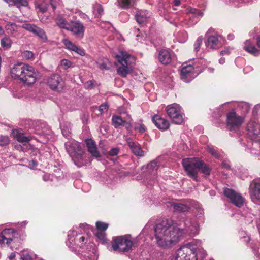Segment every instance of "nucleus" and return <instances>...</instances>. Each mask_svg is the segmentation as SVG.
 <instances>
[{
	"instance_id": "nucleus-42",
	"label": "nucleus",
	"mask_w": 260,
	"mask_h": 260,
	"mask_svg": "<svg viewBox=\"0 0 260 260\" xmlns=\"http://www.w3.org/2000/svg\"><path fill=\"white\" fill-rule=\"evenodd\" d=\"M207 151L211 154L213 157L216 158H219L220 157V154L213 147L208 146L207 148Z\"/></svg>"
},
{
	"instance_id": "nucleus-24",
	"label": "nucleus",
	"mask_w": 260,
	"mask_h": 260,
	"mask_svg": "<svg viewBox=\"0 0 260 260\" xmlns=\"http://www.w3.org/2000/svg\"><path fill=\"white\" fill-rule=\"evenodd\" d=\"M62 43L68 50L74 51L81 56L85 55V52L83 49L77 46L68 39H63Z\"/></svg>"
},
{
	"instance_id": "nucleus-59",
	"label": "nucleus",
	"mask_w": 260,
	"mask_h": 260,
	"mask_svg": "<svg viewBox=\"0 0 260 260\" xmlns=\"http://www.w3.org/2000/svg\"><path fill=\"white\" fill-rule=\"evenodd\" d=\"M37 166V162L36 161L34 160H31L29 161L28 164V167L30 169H33L34 168L36 167Z\"/></svg>"
},
{
	"instance_id": "nucleus-15",
	"label": "nucleus",
	"mask_w": 260,
	"mask_h": 260,
	"mask_svg": "<svg viewBox=\"0 0 260 260\" xmlns=\"http://www.w3.org/2000/svg\"><path fill=\"white\" fill-rule=\"evenodd\" d=\"M186 14L189 15V18L188 21L185 20L183 22L182 24V26L186 27H189L195 25L203 15V13L200 10L191 7L187 9Z\"/></svg>"
},
{
	"instance_id": "nucleus-30",
	"label": "nucleus",
	"mask_w": 260,
	"mask_h": 260,
	"mask_svg": "<svg viewBox=\"0 0 260 260\" xmlns=\"http://www.w3.org/2000/svg\"><path fill=\"white\" fill-rule=\"evenodd\" d=\"M45 123L36 122L34 125V133L40 136L45 135L47 129Z\"/></svg>"
},
{
	"instance_id": "nucleus-17",
	"label": "nucleus",
	"mask_w": 260,
	"mask_h": 260,
	"mask_svg": "<svg viewBox=\"0 0 260 260\" xmlns=\"http://www.w3.org/2000/svg\"><path fill=\"white\" fill-rule=\"evenodd\" d=\"M249 194L252 201L260 204V179L253 180L249 186Z\"/></svg>"
},
{
	"instance_id": "nucleus-61",
	"label": "nucleus",
	"mask_w": 260,
	"mask_h": 260,
	"mask_svg": "<svg viewBox=\"0 0 260 260\" xmlns=\"http://www.w3.org/2000/svg\"><path fill=\"white\" fill-rule=\"evenodd\" d=\"M231 52V50L229 49V48H227V49H225L224 50H223L222 51H221V55H225V54H230Z\"/></svg>"
},
{
	"instance_id": "nucleus-8",
	"label": "nucleus",
	"mask_w": 260,
	"mask_h": 260,
	"mask_svg": "<svg viewBox=\"0 0 260 260\" xmlns=\"http://www.w3.org/2000/svg\"><path fill=\"white\" fill-rule=\"evenodd\" d=\"M199 242H190L181 247L176 252L175 260H197V243Z\"/></svg>"
},
{
	"instance_id": "nucleus-11",
	"label": "nucleus",
	"mask_w": 260,
	"mask_h": 260,
	"mask_svg": "<svg viewBox=\"0 0 260 260\" xmlns=\"http://www.w3.org/2000/svg\"><path fill=\"white\" fill-rule=\"evenodd\" d=\"M244 117L237 114L235 111L229 112L226 115V127L230 131H236L241 126Z\"/></svg>"
},
{
	"instance_id": "nucleus-35",
	"label": "nucleus",
	"mask_w": 260,
	"mask_h": 260,
	"mask_svg": "<svg viewBox=\"0 0 260 260\" xmlns=\"http://www.w3.org/2000/svg\"><path fill=\"white\" fill-rule=\"evenodd\" d=\"M7 3L10 5H16L17 7L20 6H27L28 2L26 0H4Z\"/></svg>"
},
{
	"instance_id": "nucleus-19",
	"label": "nucleus",
	"mask_w": 260,
	"mask_h": 260,
	"mask_svg": "<svg viewBox=\"0 0 260 260\" xmlns=\"http://www.w3.org/2000/svg\"><path fill=\"white\" fill-rule=\"evenodd\" d=\"M132 118L129 115L126 114V117L123 118L114 115L112 118V124L115 128H118L120 126H125L126 128L131 127Z\"/></svg>"
},
{
	"instance_id": "nucleus-43",
	"label": "nucleus",
	"mask_w": 260,
	"mask_h": 260,
	"mask_svg": "<svg viewBox=\"0 0 260 260\" xmlns=\"http://www.w3.org/2000/svg\"><path fill=\"white\" fill-rule=\"evenodd\" d=\"M15 138L18 142H22V143L28 142L31 139H32V136L26 137L22 135H18L16 136Z\"/></svg>"
},
{
	"instance_id": "nucleus-13",
	"label": "nucleus",
	"mask_w": 260,
	"mask_h": 260,
	"mask_svg": "<svg viewBox=\"0 0 260 260\" xmlns=\"http://www.w3.org/2000/svg\"><path fill=\"white\" fill-rule=\"evenodd\" d=\"M46 83L49 88L55 91L62 92L65 90L64 82L61 77L57 74H53L47 78Z\"/></svg>"
},
{
	"instance_id": "nucleus-16",
	"label": "nucleus",
	"mask_w": 260,
	"mask_h": 260,
	"mask_svg": "<svg viewBox=\"0 0 260 260\" xmlns=\"http://www.w3.org/2000/svg\"><path fill=\"white\" fill-rule=\"evenodd\" d=\"M224 194L227 197L230 202L237 207H242L244 204V199L241 194L235 190L230 189H224Z\"/></svg>"
},
{
	"instance_id": "nucleus-53",
	"label": "nucleus",
	"mask_w": 260,
	"mask_h": 260,
	"mask_svg": "<svg viewBox=\"0 0 260 260\" xmlns=\"http://www.w3.org/2000/svg\"><path fill=\"white\" fill-rule=\"evenodd\" d=\"M135 129L140 133H143L145 131V127L143 124H139L135 127Z\"/></svg>"
},
{
	"instance_id": "nucleus-27",
	"label": "nucleus",
	"mask_w": 260,
	"mask_h": 260,
	"mask_svg": "<svg viewBox=\"0 0 260 260\" xmlns=\"http://www.w3.org/2000/svg\"><path fill=\"white\" fill-rule=\"evenodd\" d=\"M174 212H185L189 210V206L181 202H170L169 203Z\"/></svg>"
},
{
	"instance_id": "nucleus-18",
	"label": "nucleus",
	"mask_w": 260,
	"mask_h": 260,
	"mask_svg": "<svg viewBox=\"0 0 260 260\" xmlns=\"http://www.w3.org/2000/svg\"><path fill=\"white\" fill-rule=\"evenodd\" d=\"M85 27L79 21H72L67 30L72 32L77 39H81L84 37Z\"/></svg>"
},
{
	"instance_id": "nucleus-49",
	"label": "nucleus",
	"mask_w": 260,
	"mask_h": 260,
	"mask_svg": "<svg viewBox=\"0 0 260 260\" xmlns=\"http://www.w3.org/2000/svg\"><path fill=\"white\" fill-rule=\"evenodd\" d=\"M22 56L24 59H30L34 57V53L30 51L26 50L22 52Z\"/></svg>"
},
{
	"instance_id": "nucleus-58",
	"label": "nucleus",
	"mask_w": 260,
	"mask_h": 260,
	"mask_svg": "<svg viewBox=\"0 0 260 260\" xmlns=\"http://www.w3.org/2000/svg\"><path fill=\"white\" fill-rule=\"evenodd\" d=\"M93 85V83L92 81H88L85 83L84 86L86 88L89 89L92 87Z\"/></svg>"
},
{
	"instance_id": "nucleus-12",
	"label": "nucleus",
	"mask_w": 260,
	"mask_h": 260,
	"mask_svg": "<svg viewBox=\"0 0 260 260\" xmlns=\"http://www.w3.org/2000/svg\"><path fill=\"white\" fill-rule=\"evenodd\" d=\"M197 68V66L194 67L190 64H183L180 72L181 79L186 83L190 82L202 71Z\"/></svg>"
},
{
	"instance_id": "nucleus-55",
	"label": "nucleus",
	"mask_w": 260,
	"mask_h": 260,
	"mask_svg": "<svg viewBox=\"0 0 260 260\" xmlns=\"http://www.w3.org/2000/svg\"><path fill=\"white\" fill-rule=\"evenodd\" d=\"M118 149L117 148H112L109 151V154L111 156L116 155L118 153Z\"/></svg>"
},
{
	"instance_id": "nucleus-22",
	"label": "nucleus",
	"mask_w": 260,
	"mask_h": 260,
	"mask_svg": "<svg viewBox=\"0 0 260 260\" xmlns=\"http://www.w3.org/2000/svg\"><path fill=\"white\" fill-rule=\"evenodd\" d=\"M243 49L254 56L260 55V50L256 47L253 41L251 40H247L244 42Z\"/></svg>"
},
{
	"instance_id": "nucleus-62",
	"label": "nucleus",
	"mask_w": 260,
	"mask_h": 260,
	"mask_svg": "<svg viewBox=\"0 0 260 260\" xmlns=\"http://www.w3.org/2000/svg\"><path fill=\"white\" fill-rule=\"evenodd\" d=\"M15 253L12 252L9 255L8 257L10 260H13L15 257Z\"/></svg>"
},
{
	"instance_id": "nucleus-52",
	"label": "nucleus",
	"mask_w": 260,
	"mask_h": 260,
	"mask_svg": "<svg viewBox=\"0 0 260 260\" xmlns=\"http://www.w3.org/2000/svg\"><path fill=\"white\" fill-rule=\"evenodd\" d=\"M96 236L98 239L102 240L103 242L105 241V232L104 231H98L97 233L95 234Z\"/></svg>"
},
{
	"instance_id": "nucleus-57",
	"label": "nucleus",
	"mask_w": 260,
	"mask_h": 260,
	"mask_svg": "<svg viewBox=\"0 0 260 260\" xmlns=\"http://www.w3.org/2000/svg\"><path fill=\"white\" fill-rule=\"evenodd\" d=\"M98 67L101 69L107 70L109 68V66H107V64L105 62L102 63H98Z\"/></svg>"
},
{
	"instance_id": "nucleus-6",
	"label": "nucleus",
	"mask_w": 260,
	"mask_h": 260,
	"mask_svg": "<svg viewBox=\"0 0 260 260\" xmlns=\"http://www.w3.org/2000/svg\"><path fill=\"white\" fill-rule=\"evenodd\" d=\"M115 58L120 64L117 69L118 74L123 77H125L131 73L135 63V58L126 52L120 51L115 55Z\"/></svg>"
},
{
	"instance_id": "nucleus-7",
	"label": "nucleus",
	"mask_w": 260,
	"mask_h": 260,
	"mask_svg": "<svg viewBox=\"0 0 260 260\" xmlns=\"http://www.w3.org/2000/svg\"><path fill=\"white\" fill-rule=\"evenodd\" d=\"M64 145L68 153L74 164L79 167L83 166L84 152L80 144L75 140H70L66 142Z\"/></svg>"
},
{
	"instance_id": "nucleus-63",
	"label": "nucleus",
	"mask_w": 260,
	"mask_h": 260,
	"mask_svg": "<svg viewBox=\"0 0 260 260\" xmlns=\"http://www.w3.org/2000/svg\"><path fill=\"white\" fill-rule=\"evenodd\" d=\"M79 15L80 16V17L81 18H84V19H86L88 18L87 15H86L85 14H84L81 12H79Z\"/></svg>"
},
{
	"instance_id": "nucleus-2",
	"label": "nucleus",
	"mask_w": 260,
	"mask_h": 260,
	"mask_svg": "<svg viewBox=\"0 0 260 260\" xmlns=\"http://www.w3.org/2000/svg\"><path fill=\"white\" fill-rule=\"evenodd\" d=\"M155 237L157 246L166 249L178 242L184 230L168 220L157 224L154 228Z\"/></svg>"
},
{
	"instance_id": "nucleus-23",
	"label": "nucleus",
	"mask_w": 260,
	"mask_h": 260,
	"mask_svg": "<svg viewBox=\"0 0 260 260\" xmlns=\"http://www.w3.org/2000/svg\"><path fill=\"white\" fill-rule=\"evenodd\" d=\"M152 121L155 126L161 131H165L169 128V122L159 115H154L152 117Z\"/></svg>"
},
{
	"instance_id": "nucleus-46",
	"label": "nucleus",
	"mask_w": 260,
	"mask_h": 260,
	"mask_svg": "<svg viewBox=\"0 0 260 260\" xmlns=\"http://www.w3.org/2000/svg\"><path fill=\"white\" fill-rule=\"evenodd\" d=\"M5 28L6 30L9 31L10 32L13 33L16 30L17 26L14 23L8 22L6 25Z\"/></svg>"
},
{
	"instance_id": "nucleus-40",
	"label": "nucleus",
	"mask_w": 260,
	"mask_h": 260,
	"mask_svg": "<svg viewBox=\"0 0 260 260\" xmlns=\"http://www.w3.org/2000/svg\"><path fill=\"white\" fill-rule=\"evenodd\" d=\"M35 257V254L28 252L27 250H23L21 252L20 258H23L26 260H32Z\"/></svg>"
},
{
	"instance_id": "nucleus-39",
	"label": "nucleus",
	"mask_w": 260,
	"mask_h": 260,
	"mask_svg": "<svg viewBox=\"0 0 260 260\" xmlns=\"http://www.w3.org/2000/svg\"><path fill=\"white\" fill-rule=\"evenodd\" d=\"M34 34L38 36L44 42L46 41L47 40L46 35L44 30L39 27L36 29V31L35 32Z\"/></svg>"
},
{
	"instance_id": "nucleus-60",
	"label": "nucleus",
	"mask_w": 260,
	"mask_h": 260,
	"mask_svg": "<svg viewBox=\"0 0 260 260\" xmlns=\"http://www.w3.org/2000/svg\"><path fill=\"white\" fill-rule=\"evenodd\" d=\"M62 133L63 136H64L66 137H68L69 136V134L70 133V132L68 129H66L62 128Z\"/></svg>"
},
{
	"instance_id": "nucleus-41",
	"label": "nucleus",
	"mask_w": 260,
	"mask_h": 260,
	"mask_svg": "<svg viewBox=\"0 0 260 260\" xmlns=\"http://www.w3.org/2000/svg\"><path fill=\"white\" fill-rule=\"evenodd\" d=\"M22 27L31 32L35 33L38 26L28 23H25L22 25Z\"/></svg>"
},
{
	"instance_id": "nucleus-51",
	"label": "nucleus",
	"mask_w": 260,
	"mask_h": 260,
	"mask_svg": "<svg viewBox=\"0 0 260 260\" xmlns=\"http://www.w3.org/2000/svg\"><path fill=\"white\" fill-rule=\"evenodd\" d=\"M64 69H67L72 66V63L68 59H62L60 63Z\"/></svg>"
},
{
	"instance_id": "nucleus-10",
	"label": "nucleus",
	"mask_w": 260,
	"mask_h": 260,
	"mask_svg": "<svg viewBox=\"0 0 260 260\" xmlns=\"http://www.w3.org/2000/svg\"><path fill=\"white\" fill-rule=\"evenodd\" d=\"M168 116L176 124H181L184 121V113L182 108L177 103L168 105L166 108Z\"/></svg>"
},
{
	"instance_id": "nucleus-21",
	"label": "nucleus",
	"mask_w": 260,
	"mask_h": 260,
	"mask_svg": "<svg viewBox=\"0 0 260 260\" xmlns=\"http://www.w3.org/2000/svg\"><path fill=\"white\" fill-rule=\"evenodd\" d=\"M126 142L134 155L139 157H143L145 155V151L142 149L140 145L138 143L134 142L130 138L127 139Z\"/></svg>"
},
{
	"instance_id": "nucleus-36",
	"label": "nucleus",
	"mask_w": 260,
	"mask_h": 260,
	"mask_svg": "<svg viewBox=\"0 0 260 260\" xmlns=\"http://www.w3.org/2000/svg\"><path fill=\"white\" fill-rule=\"evenodd\" d=\"M92 9L95 17H99L103 13V8L99 4L96 3L93 5Z\"/></svg>"
},
{
	"instance_id": "nucleus-32",
	"label": "nucleus",
	"mask_w": 260,
	"mask_h": 260,
	"mask_svg": "<svg viewBox=\"0 0 260 260\" xmlns=\"http://www.w3.org/2000/svg\"><path fill=\"white\" fill-rule=\"evenodd\" d=\"M250 109V106L248 103L241 102L237 104V110L242 114H246L248 113Z\"/></svg>"
},
{
	"instance_id": "nucleus-45",
	"label": "nucleus",
	"mask_w": 260,
	"mask_h": 260,
	"mask_svg": "<svg viewBox=\"0 0 260 260\" xmlns=\"http://www.w3.org/2000/svg\"><path fill=\"white\" fill-rule=\"evenodd\" d=\"M96 226L98 231L105 232L108 227V224L105 222L98 221L96 223Z\"/></svg>"
},
{
	"instance_id": "nucleus-54",
	"label": "nucleus",
	"mask_w": 260,
	"mask_h": 260,
	"mask_svg": "<svg viewBox=\"0 0 260 260\" xmlns=\"http://www.w3.org/2000/svg\"><path fill=\"white\" fill-rule=\"evenodd\" d=\"M225 2L228 4H233L235 6H238L239 0H225Z\"/></svg>"
},
{
	"instance_id": "nucleus-28",
	"label": "nucleus",
	"mask_w": 260,
	"mask_h": 260,
	"mask_svg": "<svg viewBox=\"0 0 260 260\" xmlns=\"http://www.w3.org/2000/svg\"><path fill=\"white\" fill-rule=\"evenodd\" d=\"M86 144L88 150L91 154L95 157H100V154L97 150V147L95 142L92 139H87Z\"/></svg>"
},
{
	"instance_id": "nucleus-47",
	"label": "nucleus",
	"mask_w": 260,
	"mask_h": 260,
	"mask_svg": "<svg viewBox=\"0 0 260 260\" xmlns=\"http://www.w3.org/2000/svg\"><path fill=\"white\" fill-rule=\"evenodd\" d=\"M10 143L9 138L7 136H0V146H5Z\"/></svg>"
},
{
	"instance_id": "nucleus-50",
	"label": "nucleus",
	"mask_w": 260,
	"mask_h": 260,
	"mask_svg": "<svg viewBox=\"0 0 260 260\" xmlns=\"http://www.w3.org/2000/svg\"><path fill=\"white\" fill-rule=\"evenodd\" d=\"M243 214L245 216L246 218H249V220H248L249 221H251L252 219L254 216V214L251 213V210L248 208L244 209Z\"/></svg>"
},
{
	"instance_id": "nucleus-48",
	"label": "nucleus",
	"mask_w": 260,
	"mask_h": 260,
	"mask_svg": "<svg viewBox=\"0 0 260 260\" xmlns=\"http://www.w3.org/2000/svg\"><path fill=\"white\" fill-rule=\"evenodd\" d=\"M203 38L202 37H199L198 38V39L196 41V42L194 44V50L196 52H198L199 51L201 45L203 42Z\"/></svg>"
},
{
	"instance_id": "nucleus-64",
	"label": "nucleus",
	"mask_w": 260,
	"mask_h": 260,
	"mask_svg": "<svg viewBox=\"0 0 260 260\" xmlns=\"http://www.w3.org/2000/svg\"><path fill=\"white\" fill-rule=\"evenodd\" d=\"M256 44L257 45L260 47V35L256 38Z\"/></svg>"
},
{
	"instance_id": "nucleus-3",
	"label": "nucleus",
	"mask_w": 260,
	"mask_h": 260,
	"mask_svg": "<svg viewBox=\"0 0 260 260\" xmlns=\"http://www.w3.org/2000/svg\"><path fill=\"white\" fill-rule=\"evenodd\" d=\"M11 76L13 78L19 80L25 84L31 85L36 82L38 73L33 67L19 63L12 68Z\"/></svg>"
},
{
	"instance_id": "nucleus-9",
	"label": "nucleus",
	"mask_w": 260,
	"mask_h": 260,
	"mask_svg": "<svg viewBox=\"0 0 260 260\" xmlns=\"http://www.w3.org/2000/svg\"><path fill=\"white\" fill-rule=\"evenodd\" d=\"M134 243L129 235L115 237L111 242L112 248L114 251L124 253L132 250Z\"/></svg>"
},
{
	"instance_id": "nucleus-5",
	"label": "nucleus",
	"mask_w": 260,
	"mask_h": 260,
	"mask_svg": "<svg viewBox=\"0 0 260 260\" xmlns=\"http://www.w3.org/2000/svg\"><path fill=\"white\" fill-rule=\"evenodd\" d=\"M246 130L248 137L254 142L251 153L260 155V124L254 120H251L247 124Z\"/></svg>"
},
{
	"instance_id": "nucleus-26",
	"label": "nucleus",
	"mask_w": 260,
	"mask_h": 260,
	"mask_svg": "<svg viewBox=\"0 0 260 260\" xmlns=\"http://www.w3.org/2000/svg\"><path fill=\"white\" fill-rule=\"evenodd\" d=\"M150 16V14L148 11L141 10L137 12L136 19L139 24L142 25L148 21Z\"/></svg>"
},
{
	"instance_id": "nucleus-25",
	"label": "nucleus",
	"mask_w": 260,
	"mask_h": 260,
	"mask_svg": "<svg viewBox=\"0 0 260 260\" xmlns=\"http://www.w3.org/2000/svg\"><path fill=\"white\" fill-rule=\"evenodd\" d=\"M220 38L221 37L218 35L210 36L206 42L207 47L209 49H216L219 47L221 45L219 40Z\"/></svg>"
},
{
	"instance_id": "nucleus-4",
	"label": "nucleus",
	"mask_w": 260,
	"mask_h": 260,
	"mask_svg": "<svg viewBox=\"0 0 260 260\" xmlns=\"http://www.w3.org/2000/svg\"><path fill=\"white\" fill-rule=\"evenodd\" d=\"M182 165L187 174L194 180H197L198 170L201 169L202 172L205 175H209L211 169L203 161L197 158H187L182 160Z\"/></svg>"
},
{
	"instance_id": "nucleus-14",
	"label": "nucleus",
	"mask_w": 260,
	"mask_h": 260,
	"mask_svg": "<svg viewBox=\"0 0 260 260\" xmlns=\"http://www.w3.org/2000/svg\"><path fill=\"white\" fill-rule=\"evenodd\" d=\"M19 235L14 229H5L0 234V244L9 246L11 242L18 239Z\"/></svg>"
},
{
	"instance_id": "nucleus-56",
	"label": "nucleus",
	"mask_w": 260,
	"mask_h": 260,
	"mask_svg": "<svg viewBox=\"0 0 260 260\" xmlns=\"http://www.w3.org/2000/svg\"><path fill=\"white\" fill-rule=\"evenodd\" d=\"M108 107L107 104H102L99 107V110L101 112H104L108 110Z\"/></svg>"
},
{
	"instance_id": "nucleus-1",
	"label": "nucleus",
	"mask_w": 260,
	"mask_h": 260,
	"mask_svg": "<svg viewBox=\"0 0 260 260\" xmlns=\"http://www.w3.org/2000/svg\"><path fill=\"white\" fill-rule=\"evenodd\" d=\"M92 230L89 225L80 224L79 226H73L68 234L66 244L74 250L76 247L86 249L82 255V260H97L98 255L94 244L91 242L90 235Z\"/></svg>"
},
{
	"instance_id": "nucleus-33",
	"label": "nucleus",
	"mask_w": 260,
	"mask_h": 260,
	"mask_svg": "<svg viewBox=\"0 0 260 260\" xmlns=\"http://www.w3.org/2000/svg\"><path fill=\"white\" fill-rule=\"evenodd\" d=\"M117 6L123 9H127L132 6L136 0H117Z\"/></svg>"
},
{
	"instance_id": "nucleus-38",
	"label": "nucleus",
	"mask_w": 260,
	"mask_h": 260,
	"mask_svg": "<svg viewBox=\"0 0 260 260\" xmlns=\"http://www.w3.org/2000/svg\"><path fill=\"white\" fill-rule=\"evenodd\" d=\"M1 45L5 49H10L12 46V41L8 37H4L1 40Z\"/></svg>"
},
{
	"instance_id": "nucleus-20",
	"label": "nucleus",
	"mask_w": 260,
	"mask_h": 260,
	"mask_svg": "<svg viewBox=\"0 0 260 260\" xmlns=\"http://www.w3.org/2000/svg\"><path fill=\"white\" fill-rule=\"evenodd\" d=\"M185 231L189 234L197 235L199 233V224L197 218H187L184 222Z\"/></svg>"
},
{
	"instance_id": "nucleus-44",
	"label": "nucleus",
	"mask_w": 260,
	"mask_h": 260,
	"mask_svg": "<svg viewBox=\"0 0 260 260\" xmlns=\"http://www.w3.org/2000/svg\"><path fill=\"white\" fill-rule=\"evenodd\" d=\"M239 235L241 239L245 243H248L250 241V238L246 232L244 231L239 232Z\"/></svg>"
},
{
	"instance_id": "nucleus-29",
	"label": "nucleus",
	"mask_w": 260,
	"mask_h": 260,
	"mask_svg": "<svg viewBox=\"0 0 260 260\" xmlns=\"http://www.w3.org/2000/svg\"><path fill=\"white\" fill-rule=\"evenodd\" d=\"M158 59L162 64H167L171 61V56L170 52L165 49L160 51L158 54Z\"/></svg>"
},
{
	"instance_id": "nucleus-34",
	"label": "nucleus",
	"mask_w": 260,
	"mask_h": 260,
	"mask_svg": "<svg viewBox=\"0 0 260 260\" xmlns=\"http://www.w3.org/2000/svg\"><path fill=\"white\" fill-rule=\"evenodd\" d=\"M55 22L56 24L60 28H64L67 30V28L69 27L70 24L68 23L64 18L61 16H58L55 19Z\"/></svg>"
},
{
	"instance_id": "nucleus-31",
	"label": "nucleus",
	"mask_w": 260,
	"mask_h": 260,
	"mask_svg": "<svg viewBox=\"0 0 260 260\" xmlns=\"http://www.w3.org/2000/svg\"><path fill=\"white\" fill-rule=\"evenodd\" d=\"M159 166L158 159L152 161L147 165L148 171L152 175H155L157 173Z\"/></svg>"
},
{
	"instance_id": "nucleus-37",
	"label": "nucleus",
	"mask_w": 260,
	"mask_h": 260,
	"mask_svg": "<svg viewBox=\"0 0 260 260\" xmlns=\"http://www.w3.org/2000/svg\"><path fill=\"white\" fill-rule=\"evenodd\" d=\"M48 6V4L45 1L38 2L36 4V8L38 9V12L41 13H45L47 11Z\"/></svg>"
}]
</instances>
